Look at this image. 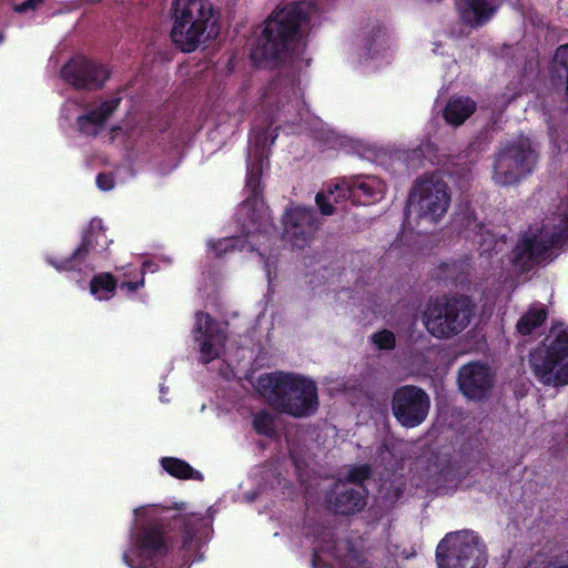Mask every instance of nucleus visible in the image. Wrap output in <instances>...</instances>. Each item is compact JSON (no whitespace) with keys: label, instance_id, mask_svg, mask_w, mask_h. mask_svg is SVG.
<instances>
[{"label":"nucleus","instance_id":"nucleus-1","mask_svg":"<svg viewBox=\"0 0 568 568\" xmlns=\"http://www.w3.org/2000/svg\"><path fill=\"white\" fill-rule=\"evenodd\" d=\"M204 517L199 513L182 514L166 507H152L144 511L140 524L131 532L136 559L129 551L122 555L123 562L131 567L152 565L171 552L189 551L203 525Z\"/></svg>","mask_w":568,"mask_h":568},{"label":"nucleus","instance_id":"nucleus-2","mask_svg":"<svg viewBox=\"0 0 568 568\" xmlns=\"http://www.w3.org/2000/svg\"><path fill=\"white\" fill-rule=\"evenodd\" d=\"M315 7L305 1L290 2L274 10L264 21L261 34L256 38L251 59L255 64L277 69L305 47L312 29Z\"/></svg>","mask_w":568,"mask_h":568},{"label":"nucleus","instance_id":"nucleus-3","mask_svg":"<svg viewBox=\"0 0 568 568\" xmlns=\"http://www.w3.org/2000/svg\"><path fill=\"white\" fill-rule=\"evenodd\" d=\"M258 389L270 407L294 418L311 417L320 407L316 383L296 373L264 374L258 378Z\"/></svg>","mask_w":568,"mask_h":568},{"label":"nucleus","instance_id":"nucleus-4","mask_svg":"<svg viewBox=\"0 0 568 568\" xmlns=\"http://www.w3.org/2000/svg\"><path fill=\"white\" fill-rule=\"evenodd\" d=\"M170 16V37L182 52H194L220 32V12L210 0H172Z\"/></svg>","mask_w":568,"mask_h":568},{"label":"nucleus","instance_id":"nucleus-5","mask_svg":"<svg viewBox=\"0 0 568 568\" xmlns=\"http://www.w3.org/2000/svg\"><path fill=\"white\" fill-rule=\"evenodd\" d=\"M528 362L544 386L568 385V326H554L545 341L530 351Z\"/></svg>","mask_w":568,"mask_h":568},{"label":"nucleus","instance_id":"nucleus-6","mask_svg":"<svg viewBox=\"0 0 568 568\" xmlns=\"http://www.w3.org/2000/svg\"><path fill=\"white\" fill-rule=\"evenodd\" d=\"M475 307L473 298L467 295L437 296L428 301L423 324L433 337L452 338L470 324Z\"/></svg>","mask_w":568,"mask_h":568},{"label":"nucleus","instance_id":"nucleus-7","mask_svg":"<svg viewBox=\"0 0 568 568\" xmlns=\"http://www.w3.org/2000/svg\"><path fill=\"white\" fill-rule=\"evenodd\" d=\"M488 561L486 546L473 530L452 531L438 542V568H485Z\"/></svg>","mask_w":568,"mask_h":568},{"label":"nucleus","instance_id":"nucleus-8","mask_svg":"<svg viewBox=\"0 0 568 568\" xmlns=\"http://www.w3.org/2000/svg\"><path fill=\"white\" fill-rule=\"evenodd\" d=\"M568 242V215L551 230L541 229L538 233L521 239L514 250L513 264L523 272L546 261L552 248H561Z\"/></svg>","mask_w":568,"mask_h":568},{"label":"nucleus","instance_id":"nucleus-9","mask_svg":"<svg viewBox=\"0 0 568 568\" xmlns=\"http://www.w3.org/2000/svg\"><path fill=\"white\" fill-rule=\"evenodd\" d=\"M537 162V154L528 138H521L496 155L494 163L495 179L503 185H510L530 174Z\"/></svg>","mask_w":568,"mask_h":568},{"label":"nucleus","instance_id":"nucleus-10","mask_svg":"<svg viewBox=\"0 0 568 568\" xmlns=\"http://www.w3.org/2000/svg\"><path fill=\"white\" fill-rule=\"evenodd\" d=\"M390 408L395 420L404 428L422 425L430 409V397L419 386L403 385L392 396Z\"/></svg>","mask_w":568,"mask_h":568},{"label":"nucleus","instance_id":"nucleus-11","mask_svg":"<svg viewBox=\"0 0 568 568\" xmlns=\"http://www.w3.org/2000/svg\"><path fill=\"white\" fill-rule=\"evenodd\" d=\"M112 241L105 234L103 221L93 217L83 230L81 242L72 254L64 258L47 257V263L59 272L80 271L90 253L103 252Z\"/></svg>","mask_w":568,"mask_h":568},{"label":"nucleus","instance_id":"nucleus-12","mask_svg":"<svg viewBox=\"0 0 568 568\" xmlns=\"http://www.w3.org/2000/svg\"><path fill=\"white\" fill-rule=\"evenodd\" d=\"M415 197L419 217L430 222L440 220L450 204L448 186L442 180H418L409 194L408 203L412 204Z\"/></svg>","mask_w":568,"mask_h":568},{"label":"nucleus","instance_id":"nucleus-13","mask_svg":"<svg viewBox=\"0 0 568 568\" xmlns=\"http://www.w3.org/2000/svg\"><path fill=\"white\" fill-rule=\"evenodd\" d=\"M385 190V183L376 176L354 175L337 182L334 190L329 191V195L336 203L348 199L355 204L371 205L383 199Z\"/></svg>","mask_w":568,"mask_h":568},{"label":"nucleus","instance_id":"nucleus-14","mask_svg":"<svg viewBox=\"0 0 568 568\" xmlns=\"http://www.w3.org/2000/svg\"><path fill=\"white\" fill-rule=\"evenodd\" d=\"M62 79L78 90L101 89L110 77V70L83 55L69 60L61 69Z\"/></svg>","mask_w":568,"mask_h":568},{"label":"nucleus","instance_id":"nucleus-15","mask_svg":"<svg viewBox=\"0 0 568 568\" xmlns=\"http://www.w3.org/2000/svg\"><path fill=\"white\" fill-rule=\"evenodd\" d=\"M457 384L462 394L468 399H486L495 384V374L490 366L479 361L469 362L458 369Z\"/></svg>","mask_w":568,"mask_h":568},{"label":"nucleus","instance_id":"nucleus-16","mask_svg":"<svg viewBox=\"0 0 568 568\" xmlns=\"http://www.w3.org/2000/svg\"><path fill=\"white\" fill-rule=\"evenodd\" d=\"M318 224L314 209L302 206L290 209L283 216V236L293 246L303 248L318 229Z\"/></svg>","mask_w":568,"mask_h":568},{"label":"nucleus","instance_id":"nucleus-17","mask_svg":"<svg viewBox=\"0 0 568 568\" xmlns=\"http://www.w3.org/2000/svg\"><path fill=\"white\" fill-rule=\"evenodd\" d=\"M501 6L503 0H455L459 22L470 29L488 24Z\"/></svg>","mask_w":568,"mask_h":568},{"label":"nucleus","instance_id":"nucleus-18","mask_svg":"<svg viewBox=\"0 0 568 568\" xmlns=\"http://www.w3.org/2000/svg\"><path fill=\"white\" fill-rule=\"evenodd\" d=\"M195 339L200 345L202 362L209 364L219 357L216 344L222 342L223 337L217 329L214 318L206 312H196L194 325Z\"/></svg>","mask_w":568,"mask_h":568},{"label":"nucleus","instance_id":"nucleus-19","mask_svg":"<svg viewBox=\"0 0 568 568\" xmlns=\"http://www.w3.org/2000/svg\"><path fill=\"white\" fill-rule=\"evenodd\" d=\"M326 501L329 509L335 514L354 515L366 506V489L359 490L345 485L337 486L327 494Z\"/></svg>","mask_w":568,"mask_h":568},{"label":"nucleus","instance_id":"nucleus-20","mask_svg":"<svg viewBox=\"0 0 568 568\" xmlns=\"http://www.w3.org/2000/svg\"><path fill=\"white\" fill-rule=\"evenodd\" d=\"M121 101V97H113L88 113L79 115L77 118L79 131L85 135L97 136L104 129L109 118L118 110Z\"/></svg>","mask_w":568,"mask_h":568},{"label":"nucleus","instance_id":"nucleus-21","mask_svg":"<svg viewBox=\"0 0 568 568\" xmlns=\"http://www.w3.org/2000/svg\"><path fill=\"white\" fill-rule=\"evenodd\" d=\"M453 227L460 235H464L466 239H471L476 241L481 250V254L489 253L491 247L488 245L485 247V235H490L489 232L485 231V225L478 221L474 210L470 207H466L462 212H458L453 217Z\"/></svg>","mask_w":568,"mask_h":568},{"label":"nucleus","instance_id":"nucleus-22","mask_svg":"<svg viewBox=\"0 0 568 568\" xmlns=\"http://www.w3.org/2000/svg\"><path fill=\"white\" fill-rule=\"evenodd\" d=\"M477 110V103L469 97H452L443 111L445 121L454 126L462 125Z\"/></svg>","mask_w":568,"mask_h":568},{"label":"nucleus","instance_id":"nucleus-23","mask_svg":"<svg viewBox=\"0 0 568 568\" xmlns=\"http://www.w3.org/2000/svg\"><path fill=\"white\" fill-rule=\"evenodd\" d=\"M550 79L555 85H565L568 97V43L559 45L550 65Z\"/></svg>","mask_w":568,"mask_h":568},{"label":"nucleus","instance_id":"nucleus-24","mask_svg":"<svg viewBox=\"0 0 568 568\" xmlns=\"http://www.w3.org/2000/svg\"><path fill=\"white\" fill-rule=\"evenodd\" d=\"M118 282L109 272L99 273L90 281V293L99 301L112 298L116 292Z\"/></svg>","mask_w":568,"mask_h":568},{"label":"nucleus","instance_id":"nucleus-25","mask_svg":"<svg viewBox=\"0 0 568 568\" xmlns=\"http://www.w3.org/2000/svg\"><path fill=\"white\" fill-rule=\"evenodd\" d=\"M160 463L162 468L172 477L179 479L203 478L200 471L193 469V467L183 459L176 457H163Z\"/></svg>","mask_w":568,"mask_h":568},{"label":"nucleus","instance_id":"nucleus-26","mask_svg":"<svg viewBox=\"0 0 568 568\" xmlns=\"http://www.w3.org/2000/svg\"><path fill=\"white\" fill-rule=\"evenodd\" d=\"M547 318L544 308H530L517 322L516 329L520 335L527 336L541 326Z\"/></svg>","mask_w":568,"mask_h":568},{"label":"nucleus","instance_id":"nucleus-27","mask_svg":"<svg viewBox=\"0 0 568 568\" xmlns=\"http://www.w3.org/2000/svg\"><path fill=\"white\" fill-rule=\"evenodd\" d=\"M252 426L258 435L267 438H274L276 436L275 418L266 410H260L253 416Z\"/></svg>","mask_w":568,"mask_h":568},{"label":"nucleus","instance_id":"nucleus-28","mask_svg":"<svg viewBox=\"0 0 568 568\" xmlns=\"http://www.w3.org/2000/svg\"><path fill=\"white\" fill-rule=\"evenodd\" d=\"M210 248L216 257H222L229 252L241 251L244 247V240L240 237H227L209 242Z\"/></svg>","mask_w":568,"mask_h":568},{"label":"nucleus","instance_id":"nucleus-29","mask_svg":"<svg viewBox=\"0 0 568 568\" xmlns=\"http://www.w3.org/2000/svg\"><path fill=\"white\" fill-rule=\"evenodd\" d=\"M372 475V466L369 464H362L352 466L346 475V481L358 485L364 488V483Z\"/></svg>","mask_w":568,"mask_h":568},{"label":"nucleus","instance_id":"nucleus-30","mask_svg":"<svg viewBox=\"0 0 568 568\" xmlns=\"http://www.w3.org/2000/svg\"><path fill=\"white\" fill-rule=\"evenodd\" d=\"M321 551H327L332 555V557L337 558V539L331 537L321 548H313L311 559L313 568H321L322 566Z\"/></svg>","mask_w":568,"mask_h":568},{"label":"nucleus","instance_id":"nucleus-31","mask_svg":"<svg viewBox=\"0 0 568 568\" xmlns=\"http://www.w3.org/2000/svg\"><path fill=\"white\" fill-rule=\"evenodd\" d=\"M372 342L381 351H390L395 348L396 338L393 332L388 329H382L372 335Z\"/></svg>","mask_w":568,"mask_h":568},{"label":"nucleus","instance_id":"nucleus-32","mask_svg":"<svg viewBox=\"0 0 568 568\" xmlns=\"http://www.w3.org/2000/svg\"><path fill=\"white\" fill-rule=\"evenodd\" d=\"M278 130V126L274 129V134L271 133V126H266V128H263V129H258V130H254L253 133L251 134V139L253 138L254 141H255V146L257 149H264L270 140V146L274 144L276 138H277V133L276 131Z\"/></svg>","mask_w":568,"mask_h":568},{"label":"nucleus","instance_id":"nucleus-33","mask_svg":"<svg viewBox=\"0 0 568 568\" xmlns=\"http://www.w3.org/2000/svg\"><path fill=\"white\" fill-rule=\"evenodd\" d=\"M442 481H443V484H446V485H453V484L456 485L458 483V478L450 465L444 467L439 471V474L435 480V483L438 485V487L443 486L440 484Z\"/></svg>","mask_w":568,"mask_h":568},{"label":"nucleus","instance_id":"nucleus-34","mask_svg":"<svg viewBox=\"0 0 568 568\" xmlns=\"http://www.w3.org/2000/svg\"><path fill=\"white\" fill-rule=\"evenodd\" d=\"M316 205L323 215H332L336 212L328 196L324 193H317L315 197Z\"/></svg>","mask_w":568,"mask_h":568},{"label":"nucleus","instance_id":"nucleus-35","mask_svg":"<svg viewBox=\"0 0 568 568\" xmlns=\"http://www.w3.org/2000/svg\"><path fill=\"white\" fill-rule=\"evenodd\" d=\"M246 186L252 189L251 190V196L247 199V201L253 200L256 201L260 195V173H253L251 172L247 175L246 180Z\"/></svg>","mask_w":568,"mask_h":568},{"label":"nucleus","instance_id":"nucleus-36","mask_svg":"<svg viewBox=\"0 0 568 568\" xmlns=\"http://www.w3.org/2000/svg\"><path fill=\"white\" fill-rule=\"evenodd\" d=\"M97 186L102 191H110L114 186V179L112 174L101 172L97 175Z\"/></svg>","mask_w":568,"mask_h":568},{"label":"nucleus","instance_id":"nucleus-37","mask_svg":"<svg viewBox=\"0 0 568 568\" xmlns=\"http://www.w3.org/2000/svg\"><path fill=\"white\" fill-rule=\"evenodd\" d=\"M144 285V272L140 273V278L138 281H124L119 287L121 290H126L128 293H135L140 287Z\"/></svg>","mask_w":568,"mask_h":568},{"label":"nucleus","instance_id":"nucleus-38","mask_svg":"<svg viewBox=\"0 0 568 568\" xmlns=\"http://www.w3.org/2000/svg\"><path fill=\"white\" fill-rule=\"evenodd\" d=\"M42 2L43 0H24L22 3L17 6L14 10L19 13H24L29 10H36Z\"/></svg>","mask_w":568,"mask_h":568},{"label":"nucleus","instance_id":"nucleus-39","mask_svg":"<svg viewBox=\"0 0 568 568\" xmlns=\"http://www.w3.org/2000/svg\"><path fill=\"white\" fill-rule=\"evenodd\" d=\"M3 41V34L0 32V43Z\"/></svg>","mask_w":568,"mask_h":568},{"label":"nucleus","instance_id":"nucleus-40","mask_svg":"<svg viewBox=\"0 0 568 568\" xmlns=\"http://www.w3.org/2000/svg\"><path fill=\"white\" fill-rule=\"evenodd\" d=\"M268 225H264L263 232L267 231Z\"/></svg>","mask_w":568,"mask_h":568}]
</instances>
